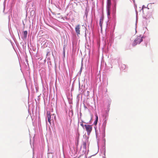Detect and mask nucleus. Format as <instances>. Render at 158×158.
<instances>
[{"label": "nucleus", "instance_id": "3", "mask_svg": "<svg viewBox=\"0 0 158 158\" xmlns=\"http://www.w3.org/2000/svg\"><path fill=\"white\" fill-rule=\"evenodd\" d=\"M84 127L87 131L88 135H89L92 131V126L91 125L85 124Z\"/></svg>", "mask_w": 158, "mask_h": 158}, {"label": "nucleus", "instance_id": "5", "mask_svg": "<svg viewBox=\"0 0 158 158\" xmlns=\"http://www.w3.org/2000/svg\"><path fill=\"white\" fill-rule=\"evenodd\" d=\"M47 118L48 121L50 123V124H51V121L52 120L51 119V115H50V112L49 111H47Z\"/></svg>", "mask_w": 158, "mask_h": 158}, {"label": "nucleus", "instance_id": "8", "mask_svg": "<svg viewBox=\"0 0 158 158\" xmlns=\"http://www.w3.org/2000/svg\"><path fill=\"white\" fill-rule=\"evenodd\" d=\"M126 66L125 64H122L120 65V69L121 70H123L125 69Z\"/></svg>", "mask_w": 158, "mask_h": 158}, {"label": "nucleus", "instance_id": "9", "mask_svg": "<svg viewBox=\"0 0 158 158\" xmlns=\"http://www.w3.org/2000/svg\"><path fill=\"white\" fill-rule=\"evenodd\" d=\"M86 145V141H84L82 144V147L84 148L85 149Z\"/></svg>", "mask_w": 158, "mask_h": 158}, {"label": "nucleus", "instance_id": "12", "mask_svg": "<svg viewBox=\"0 0 158 158\" xmlns=\"http://www.w3.org/2000/svg\"><path fill=\"white\" fill-rule=\"evenodd\" d=\"M81 126H82L83 127H84V126L83 125V123H82L81 124Z\"/></svg>", "mask_w": 158, "mask_h": 158}, {"label": "nucleus", "instance_id": "2", "mask_svg": "<svg viewBox=\"0 0 158 158\" xmlns=\"http://www.w3.org/2000/svg\"><path fill=\"white\" fill-rule=\"evenodd\" d=\"M111 5V0H107L106 10L107 15H110V10Z\"/></svg>", "mask_w": 158, "mask_h": 158}, {"label": "nucleus", "instance_id": "10", "mask_svg": "<svg viewBox=\"0 0 158 158\" xmlns=\"http://www.w3.org/2000/svg\"><path fill=\"white\" fill-rule=\"evenodd\" d=\"M98 116L97 115L96 116V120L94 122V124H97V122H98Z\"/></svg>", "mask_w": 158, "mask_h": 158}, {"label": "nucleus", "instance_id": "4", "mask_svg": "<svg viewBox=\"0 0 158 158\" xmlns=\"http://www.w3.org/2000/svg\"><path fill=\"white\" fill-rule=\"evenodd\" d=\"M81 25L78 24L75 27V30L77 35L80 34Z\"/></svg>", "mask_w": 158, "mask_h": 158}, {"label": "nucleus", "instance_id": "6", "mask_svg": "<svg viewBox=\"0 0 158 158\" xmlns=\"http://www.w3.org/2000/svg\"><path fill=\"white\" fill-rule=\"evenodd\" d=\"M102 23H103V19L102 18L100 19V21H99V25L101 27V30L102 29Z\"/></svg>", "mask_w": 158, "mask_h": 158}, {"label": "nucleus", "instance_id": "13", "mask_svg": "<svg viewBox=\"0 0 158 158\" xmlns=\"http://www.w3.org/2000/svg\"><path fill=\"white\" fill-rule=\"evenodd\" d=\"M53 115H54V118H55L56 117V116L54 114H53Z\"/></svg>", "mask_w": 158, "mask_h": 158}, {"label": "nucleus", "instance_id": "11", "mask_svg": "<svg viewBox=\"0 0 158 158\" xmlns=\"http://www.w3.org/2000/svg\"><path fill=\"white\" fill-rule=\"evenodd\" d=\"M106 121H104V122L103 124H106Z\"/></svg>", "mask_w": 158, "mask_h": 158}, {"label": "nucleus", "instance_id": "1", "mask_svg": "<svg viewBox=\"0 0 158 158\" xmlns=\"http://www.w3.org/2000/svg\"><path fill=\"white\" fill-rule=\"evenodd\" d=\"M143 40L142 37L140 36H138L133 42L132 45L133 46H135L137 44H139Z\"/></svg>", "mask_w": 158, "mask_h": 158}, {"label": "nucleus", "instance_id": "7", "mask_svg": "<svg viewBox=\"0 0 158 158\" xmlns=\"http://www.w3.org/2000/svg\"><path fill=\"white\" fill-rule=\"evenodd\" d=\"M27 32L26 31H23V37L24 38H26L27 37Z\"/></svg>", "mask_w": 158, "mask_h": 158}]
</instances>
